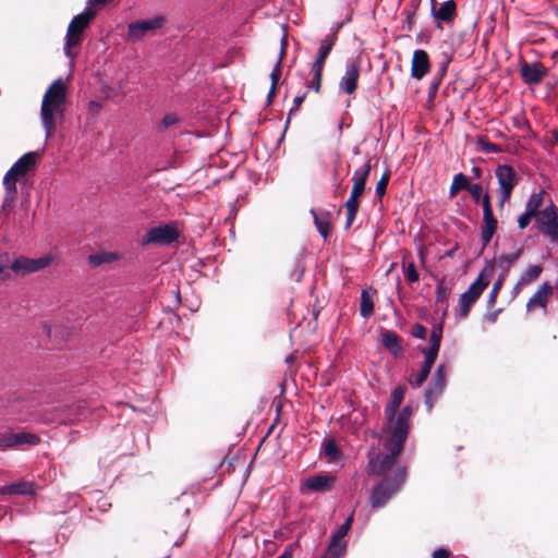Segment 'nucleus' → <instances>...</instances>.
Masks as SVG:
<instances>
[{"instance_id": "obj_25", "label": "nucleus", "mask_w": 558, "mask_h": 558, "mask_svg": "<svg viewBox=\"0 0 558 558\" xmlns=\"http://www.w3.org/2000/svg\"><path fill=\"white\" fill-rule=\"evenodd\" d=\"M3 494L27 496L34 494V485L31 482L20 481L5 485L2 488Z\"/></svg>"}, {"instance_id": "obj_14", "label": "nucleus", "mask_w": 558, "mask_h": 558, "mask_svg": "<svg viewBox=\"0 0 558 558\" xmlns=\"http://www.w3.org/2000/svg\"><path fill=\"white\" fill-rule=\"evenodd\" d=\"M337 40L336 33L332 35L325 36L320 41V47L317 51V57L312 64V72H315L316 78H318L319 71H323L326 59L328 58L332 47L335 46Z\"/></svg>"}, {"instance_id": "obj_47", "label": "nucleus", "mask_w": 558, "mask_h": 558, "mask_svg": "<svg viewBox=\"0 0 558 558\" xmlns=\"http://www.w3.org/2000/svg\"><path fill=\"white\" fill-rule=\"evenodd\" d=\"M361 195H354L352 193L350 194V197L348 198V201L344 204L347 211H351V213L359 211V207H360L359 197Z\"/></svg>"}, {"instance_id": "obj_10", "label": "nucleus", "mask_w": 558, "mask_h": 558, "mask_svg": "<svg viewBox=\"0 0 558 558\" xmlns=\"http://www.w3.org/2000/svg\"><path fill=\"white\" fill-rule=\"evenodd\" d=\"M360 76V61L357 59L348 60L345 71L339 82V89L348 95H352L356 87Z\"/></svg>"}, {"instance_id": "obj_41", "label": "nucleus", "mask_w": 558, "mask_h": 558, "mask_svg": "<svg viewBox=\"0 0 558 558\" xmlns=\"http://www.w3.org/2000/svg\"><path fill=\"white\" fill-rule=\"evenodd\" d=\"M480 203H482L483 206V218H495L492 208L490 196L487 192L482 196Z\"/></svg>"}, {"instance_id": "obj_45", "label": "nucleus", "mask_w": 558, "mask_h": 558, "mask_svg": "<svg viewBox=\"0 0 558 558\" xmlns=\"http://www.w3.org/2000/svg\"><path fill=\"white\" fill-rule=\"evenodd\" d=\"M20 177L19 175H15V174H11L9 175V170L5 172L4 177H3V187L4 190H11V192L15 191L16 189V181Z\"/></svg>"}, {"instance_id": "obj_50", "label": "nucleus", "mask_w": 558, "mask_h": 558, "mask_svg": "<svg viewBox=\"0 0 558 558\" xmlns=\"http://www.w3.org/2000/svg\"><path fill=\"white\" fill-rule=\"evenodd\" d=\"M451 61V58L448 54H444V60L439 63L437 77L444 78L448 71L449 63Z\"/></svg>"}, {"instance_id": "obj_19", "label": "nucleus", "mask_w": 558, "mask_h": 558, "mask_svg": "<svg viewBox=\"0 0 558 558\" xmlns=\"http://www.w3.org/2000/svg\"><path fill=\"white\" fill-rule=\"evenodd\" d=\"M547 74V69L539 63H524L521 66V76L526 84H539Z\"/></svg>"}, {"instance_id": "obj_37", "label": "nucleus", "mask_w": 558, "mask_h": 558, "mask_svg": "<svg viewBox=\"0 0 558 558\" xmlns=\"http://www.w3.org/2000/svg\"><path fill=\"white\" fill-rule=\"evenodd\" d=\"M476 143L484 154H498L501 151V148L498 144L492 143L483 136L478 137Z\"/></svg>"}, {"instance_id": "obj_46", "label": "nucleus", "mask_w": 558, "mask_h": 558, "mask_svg": "<svg viewBox=\"0 0 558 558\" xmlns=\"http://www.w3.org/2000/svg\"><path fill=\"white\" fill-rule=\"evenodd\" d=\"M470 192L471 197L475 204L480 203V199L482 198V185L478 183L472 184L470 183L468 190Z\"/></svg>"}, {"instance_id": "obj_59", "label": "nucleus", "mask_w": 558, "mask_h": 558, "mask_svg": "<svg viewBox=\"0 0 558 558\" xmlns=\"http://www.w3.org/2000/svg\"><path fill=\"white\" fill-rule=\"evenodd\" d=\"M450 553L446 548H438L433 553L432 558H449Z\"/></svg>"}, {"instance_id": "obj_5", "label": "nucleus", "mask_w": 558, "mask_h": 558, "mask_svg": "<svg viewBox=\"0 0 558 558\" xmlns=\"http://www.w3.org/2000/svg\"><path fill=\"white\" fill-rule=\"evenodd\" d=\"M523 250L518 248L515 252L511 254H502L497 259V265L501 269V274L498 276L497 280L493 283L492 290L487 298V307L490 308L495 305L497 296L502 288L506 276L509 272L511 265L522 255Z\"/></svg>"}, {"instance_id": "obj_31", "label": "nucleus", "mask_w": 558, "mask_h": 558, "mask_svg": "<svg viewBox=\"0 0 558 558\" xmlns=\"http://www.w3.org/2000/svg\"><path fill=\"white\" fill-rule=\"evenodd\" d=\"M543 268L541 265H531L529 266L524 272L521 274L517 286H525L531 281L535 280L542 274Z\"/></svg>"}, {"instance_id": "obj_23", "label": "nucleus", "mask_w": 558, "mask_h": 558, "mask_svg": "<svg viewBox=\"0 0 558 558\" xmlns=\"http://www.w3.org/2000/svg\"><path fill=\"white\" fill-rule=\"evenodd\" d=\"M381 343L390 350L393 355H398L402 351L401 340L397 332L388 329H381Z\"/></svg>"}, {"instance_id": "obj_34", "label": "nucleus", "mask_w": 558, "mask_h": 558, "mask_svg": "<svg viewBox=\"0 0 558 558\" xmlns=\"http://www.w3.org/2000/svg\"><path fill=\"white\" fill-rule=\"evenodd\" d=\"M305 271L304 258L302 255L295 257L293 268L290 271V278L296 282L301 281Z\"/></svg>"}, {"instance_id": "obj_17", "label": "nucleus", "mask_w": 558, "mask_h": 558, "mask_svg": "<svg viewBox=\"0 0 558 558\" xmlns=\"http://www.w3.org/2000/svg\"><path fill=\"white\" fill-rule=\"evenodd\" d=\"M335 476L330 474H316L305 480V487L308 492H329L335 483Z\"/></svg>"}, {"instance_id": "obj_38", "label": "nucleus", "mask_w": 558, "mask_h": 558, "mask_svg": "<svg viewBox=\"0 0 558 558\" xmlns=\"http://www.w3.org/2000/svg\"><path fill=\"white\" fill-rule=\"evenodd\" d=\"M430 369L432 368L422 365L420 372L414 376V378L409 379L410 385L413 387L422 386V384L427 379Z\"/></svg>"}, {"instance_id": "obj_26", "label": "nucleus", "mask_w": 558, "mask_h": 558, "mask_svg": "<svg viewBox=\"0 0 558 558\" xmlns=\"http://www.w3.org/2000/svg\"><path fill=\"white\" fill-rule=\"evenodd\" d=\"M498 221L496 218H483V225L481 227V241L482 250H484L492 241L496 230Z\"/></svg>"}, {"instance_id": "obj_2", "label": "nucleus", "mask_w": 558, "mask_h": 558, "mask_svg": "<svg viewBox=\"0 0 558 558\" xmlns=\"http://www.w3.org/2000/svg\"><path fill=\"white\" fill-rule=\"evenodd\" d=\"M65 100V85L61 78H58L46 90L40 108V119L45 131L46 140H48L53 134L56 129L53 114H63Z\"/></svg>"}, {"instance_id": "obj_6", "label": "nucleus", "mask_w": 558, "mask_h": 558, "mask_svg": "<svg viewBox=\"0 0 558 558\" xmlns=\"http://www.w3.org/2000/svg\"><path fill=\"white\" fill-rule=\"evenodd\" d=\"M485 271H481L478 277L471 283L469 289L464 291L459 298V316L466 317L471 306L481 296L487 288L489 281L484 279Z\"/></svg>"}, {"instance_id": "obj_60", "label": "nucleus", "mask_w": 558, "mask_h": 558, "mask_svg": "<svg viewBox=\"0 0 558 558\" xmlns=\"http://www.w3.org/2000/svg\"><path fill=\"white\" fill-rule=\"evenodd\" d=\"M495 270V262L488 260L486 262V266L482 271H485L484 278L490 276Z\"/></svg>"}, {"instance_id": "obj_52", "label": "nucleus", "mask_w": 558, "mask_h": 558, "mask_svg": "<svg viewBox=\"0 0 558 558\" xmlns=\"http://www.w3.org/2000/svg\"><path fill=\"white\" fill-rule=\"evenodd\" d=\"M318 74H319L318 78H316L315 72H313V78H312V81L307 85L308 89L313 88L316 93H318L320 90L323 71H319Z\"/></svg>"}, {"instance_id": "obj_42", "label": "nucleus", "mask_w": 558, "mask_h": 558, "mask_svg": "<svg viewBox=\"0 0 558 558\" xmlns=\"http://www.w3.org/2000/svg\"><path fill=\"white\" fill-rule=\"evenodd\" d=\"M179 121V118L175 113L169 112L166 113L161 120V124L159 126L160 131H165L170 126L174 125Z\"/></svg>"}, {"instance_id": "obj_36", "label": "nucleus", "mask_w": 558, "mask_h": 558, "mask_svg": "<svg viewBox=\"0 0 558 558\" xmlns=\"http://www.w3.org/2000/svg\"><path fill=\"white\" fill-rule=\"evenodd\" d=\"M451 289L445 286V279H438L436 286V303H444L450 296Z\"/></svg>"}, {"instance_id": "obj_21", "label": "nucleus", "mask_w": 558, "mask_h": 558, "mask_svg": "<svg viewBox=\"0 0 558 558\" xmlns=\"http://www.w3.org/2000/svg\"><path fill=\"white\" fill-rule=\"evenodd\" d=\"M553 292V287L548 282H544L538 290L530 298L526 303V310L532 311L535 307L545 308L548 298Z\"/></svg>"}, {"instance_id": "obj_11", "label": "nucleus", "mask_w": 558, "mask_h": 558, "mask_svg": "<svg viewBox=\"0 0 558 558\" xmlns=\"http://www.w3.org/2000/svg\"><path fill=\"white\" fill-rule=\"evenodd\" d=\"M50 263L51 258L48 256L39 258H27L25 256H19L12 262L11 269L16 274H28L43 269L49 266Z\"/></svg>"}, {"instance_id": "obj_28", "label": "nucleus", "mask_w": 558, "mask_h": 558, "mask_svg": "<svg viewBox=\"0 0 558 558\" xmlns=\"http://www.w3.org/2000/svg\"><path fill=\"white\" fill-rule=\"evenodd\" d=\"M311 214L314 219V223L318 233L326 240L329 235L330 222L328 219L329 213L318 215L314 209H311Z\"/></svg>"}, {"instance_id": "obj_15", "label": "nucleus", "mask_w": 558, "mask_h": 558, "mask_svg": "<svg viewBox=\"0 0 558 558\" xmlns=\"http://www.w3.org/2000/svg\"><path fill=\"white\" fill-rule=\"evenodd\" d=\"M430 70L428 53L423 49H416L413 52L411 62V76L415 80H422Z\"/></svg>"}, {"instance_id": "obj_22", "label": "nucleus", "mask_w": 558, "mask_h": 558, "mask_svg": "<svg viewBox=\"0 0 558 558\" xmlns=\"http://www.w3.org/2000/svg\"><path fill=\"white\" fill-rule=\"evenodd\" d=\"M371 169H372V167H371L369 161L365 162L363 166L355 169L353 177H352V181H353V186L351 190L352 194L362 195L364 193L365 184H366L367 178L369 175Z\"/></svg>"}, {"instance_id": "obj_7", "label": "nucleus", "mask_w": 558, "mask_h": 558, "mask_svg": "<svg viewBox=\"0 0 558 558\" xmlns=\"http://www.w3.org/2000/svg\"><path fill=\"white\" fill-rule=\"evenodd\" d=\"M353 523V514H350L344 522L339 525L330 535V542L326 548L325 554L344 558L348 548V541L345 536L349 534Z\"/></svg>"}, {"instance_id": "obj_27", "label": "nucleus", "mask_w": 558, "mask_h": 558, "mask_svg": "<svg viewBox=\"0 0 558 558\" xmlns=\"http://www.w3.org/2000/svg\"><path fill=\"white\" fill-rule=\"evenodd\" d=\"M546 195V191L544 189H541L539 192L535 193L533 192L526 203H525V210L534 215L535 217L541 211L539 208L543 205L544 196Z\"/></svg>"}, {"instance_id": "obj_64", "label": "nucleus", "mask_w": 558, "mask_h": 558, "mask_svg": "<svg viewBox=\"0 0 558 558\" xmlns=\"http://www.w3.org/2000/svg\"><path fill=\"white\" fill-rule=\"evenodd\" d=\"M471 172H472L474 178H476V179H481L482 178L483 171H482V169L480 167H476V166L472 167Z\"/></svg>"}, {"instance_id": "obj_9", "label": "nucleus", "mask_w": 558, "mask_h": 558, "mask_svg": "<svg viewBox=\"0 0 558 558\" xmlns=\"http://www.w3.org/2000/svg\"><path fill=\"white\" fill-rule=\"evenodd\" d=\"M179 239L178 230L171 225H160L150 228L142 239L143 245H170Z\"/></svg>"}, {"instance_id": "obj_55", "label": "nucleus", "mask_w": 558, "mask_h": 558, "mask_svg": "<svg viewBox=\"0 0 558 558\" xmlns=\"http://www.w3.org/2000/svg\"><path fill=\"white\" fill-rule=\"evenodd\" d=\"M4 191H5V194L3 197V206L12 204L15 201L16 193H17L16 190L14 192L13 191L11 192V190H4Z\"/></svg>"}, {"instance_id": "obj_4", "label": "nucleus", "mask_w": 558, "mask_h": 558, "mask_svg": "<svg viewBox=\"0 0 558 558\" xmlns=\"http://www.w3.org/2000/svg\"><path fill=\"white\" fill-rule=\"evenodd\" d=\"M534 227L551 243L558 242V207L551 199L535 217Z\"/></svg>"}, {"instance_id": "obj_62", "label": "nucleus", "mask_w": 558, "mask_h": 558, "mask_svg": "<svg viewBox=\"0 0 558 558\" xmlns=\"http://www.w3.org/2000/svg\"><path fill=\"white\" fill-rule=\"evenodd\" d=\"M357 213L347 211L345 229H349L356 218Z\"/></svg>"}, {"instance_id": "obj_40", "label": "nucleus", "mask_w": 558, "mask_h": 558, "mask_svg": "<svg viewBox=\"0 0 558 558\" xmlns=\"http://www.w3.org/2000/svg\"><path fill=\"white\" fill-rule=\"evenodd\" d=\"M403 274L407 280L411 283H415L420 280L418 271L416 270L414 262H410L403 267Z\"/></svg>"}, {"instance_id": "obj_53", "label": "nucleus", "mask_w": 558, "mask_h": 558, "mask_svg": "<svg viewBox=\"0 0 558 558\" xmlns=\"http://www.w3.org/2000/svg\"><path fill=\"white\" fill-rule=\"evenodd\" d=\"M305 97H306V92L294 97L293 107L290 109L289 116H291L293 112L299 110V107L304 101Z\"/></svg>"}, {"instance_id": "obj_8", "label": "nucleus", "mask_w": 558, "mask_h": 558, "mask_svg": "<svg viewBox=\"0 0 558 558\" xmlns=\"http://www.w3.org/2000/svg\"><path fill=\"white\" fill-rule=\"evenodd\" d=\"M166 22L167 21L162 15H154L148 20L131 22L128 25V38L133 43L140 41L148 33L162 28Z\"/></svg>"}, {"instance_id": "obj_63", "label": "nucleus", "mask_w": 558, "mask_h": 558, "mask_svg": "<svg viewBox=\"0 0 558 558\" xmlns=\"http://www.w3.org/2000/svg\"><path fill=\"white\" fill-rule=\"evenodd\" d=\"M88 109L93 112H99L101 110V105L96 100H90L88 102Z\"/></svg>"}, {"instance_id": "obj_13", "label": "nucleus", "mask_w": 558, "mask_h": 558, "mask_svg": "<svg viewBox=\"0 0 558 558\" xmlns=\"http://www.w3.org/2000/svg\"><path fill=\"white\" fill-rule=\"evenodd\" d=\"M430 14L439 28L441 27V23L451 22L456 16L457 4L454 0H447L442 2L440 7L436 5V0H430Z\"/></svg>"}, {"instance_id": "obj_3", "label": "nucleus", "mask_w": 558, "mask_h": 558, "mask_svg": "<svg viewBox=\"0 0 558 558\" xmlns=\"http://www.w3.org/2000/svg\"><path fill=\"white\" fill-rule=\"evenodd\" d=\"M95 15L96 12L86 5L83 12L71 20L63 46V52L68 59L73 60L76 57L72 49L81 46L83 33L89 26Z\"/></svg>"}, {"instance_id": "obj_49", "label": "nucleus", "mask_w": 558, "mask_h": 558, "mask_svg": "<svg viewBox=\"0 0 558 558\" xmlns=\"http://www.w3.org/2000/svg\"><path fill=\"white\" fill-rule=\"evenodd\" d=\"M533 218H535V216L524 209V211L518 217L519 229H525Z\"/></svg>"}, {"instance_id": "obj_29", "label": "nucleus", "mask_w": 558, "mask_h": 558, "mask_svg": "<svg viewBox=\"0 0 558 558\" xmlns=\"http://www.w3.org/2000/svg\"><path fill=\"white\" fill-rule=\"evenodd\" d=\"M374 312V302L367 290H362L360 296V314L367 319Z\"/></svg>"}, {"instance_id": "obj_43", "label": "nucleus", "mask_w": 558, "mask_h": 558, "mask_svg": "<svg viewBox=\"0 0 558 558\" xmlns=\"http://www.w3.org/2000/svg\"><path fill=\"white\" fill-rule=\"evenodd\" d=\"M410 333L414 338L424 340L427 337V328L420 323H415L412 326Z\"/></svg>"}, {"instance_id": "obj_39", "label": "nucleus", "mask_w": 558, "mask_h": 558, "mask_svg": "<svg viewBox=\"0 0 558 558\" xmlns=\"http://www.w3.org/2000/svg\"><path fill=\"white\" fill-rule=\"evenodd\" d=\"M421 352L425 356L423 365L426 366V367L432 368V366L435 363V360H436V357L438 355L439 349H436V348H423V349H421Z\"/></svg>"}, {"instance_id": "obj_35", "label": "nucleus", "mask_w": 558, "mask_h": 558, "mask_svg": "<svg viewBox=\"0 0 558 558\" xmlns=\"http://www.w3.org/2000/svg\"><path fill=\"white\" fill-rule=\"evenodd\" d=\"M442 331H444V320L441 319L440 323L433 326L430 336H429V348H440L441 338H442Z\"/></svg>"}, {"instance_id": "obj_1", "label": "nucleus", "mask_w": 558, "mask_h": 558, "mask_svg": "<svg viewBox=\"0 0 558 558\" xmlns=\"http://www.w3.org/2000/svg\"><path fill=\"white\" fill-rule=\"evenodd\" d=\"M411 415V405H405L398 411L392 422L387 421L384 426V433L387 435L384 442L386 452L368 454V473L380 477L369 495V504L374 509L385 507L407 482L408 470L399 463V458L409 435Z\"/></svg>"}, {"instance_id": "obj_24", "label": "nucleus", "mask_w": 558, "mask_h": 558, "mask_svg": "<svg viewBox=\"0 0 558 558\" xmlns=\"http://www.w3.org/2000/svg\"><path fill=\"white\" fill-rule=\"evenodd\" d=\"M324 453L330 462H338L343 453L333 438H325L320 446V454Z\"/></svg>"}, {"instance_id": "obj_57", "label": "nucleus", "mask_w": 558, "mask_h": 558, "mask_svg": "<svg viewBox=\"0 0 558 558\" xmlns=\"http://www.w3.org/2000/svg\"><path fill=\"white\" fill-rule=\"evenodd\" d=\"M10 256L8 253H0V274L9 266Z\"/></svg>"}, {"instance_id": "obj_16", "label": "nucleus", "mask_w": 558, "mask_h": 558, "mask_svg": "<svg viewBox=\"0 0 558 558\" xmlns=\"http://www.w3.org/2000/svg\"><path fill=\"white\" fill-rule=\"evenodd\" d=\"M39 158L38 151H28L21 156L9 169V175H25L37 162Z\"/></svg>"}, {"instance_id": "obj_61", "label": "nucleus", "mask_w": 558, "mask_h": 558, "mask_svg": "<svg viewBox=\"0 0 558 558\" xmlns=\"http://www.w3.org/2000/svg\"><path fill=\"white\" fill-rule=\"evenodd\" d=\"M501 312L500 308L494 311V312H488L485 314V319H487L488 322L490 323H495L497 320V316L498 314Z\"/></svg>"}, {"instance_id": "obj_30", "label": "nucleus", "mask_w": 558, "mask_h": 558, "mask_svg": "<svg viewBox=\"0 0 558 558\" xmlns=\"http://www.w3.org/2000/svg\"><path fill=\"white\" fill-rule=\"evenodd\" d=\"M286 46H287V35L283 34V36L281 38L280 54H279V58L271 71V73H270L271 86H277V84H278L280 71H281V62H282V59L286 53Z\"/></svg>"}, {"instance_id": "obj_51", "label": "nucleus", "mask_w": 558, "mask_h": 558, "mask_svg": "<svg viewBox=\"0 0 558 558\" xmlns=\"http://www.w3.org/2000/svg\"><path fill=\"white\" fill-rule=\"evenodd\" d=\"M439 397H436L434 395H429L428 392L424 391V403L426 405L427 412L430 413L433 411V408Z\"/></svg>"}, {"instance_id": "obj_48", "label": "nucleus", "mask_w": 558, "mask_h": 558, "mask_svg": "<svg viewBox=\"0 0 558 558\" xmlns=\"http://www.w3.org/2000/svg\"><path fill=\"white\" fill-rule=\"evenodd\" d=\"M388 180H389V174H388V172H385L381 175L380 180L377 182L376 187H375V193L379 197H381L385 194L387 184H388Z\"/></svg>"}, {"instance_id": "obj_58", "label": "nucleus", "mask_w": 558, "mask_h": 558, "mask_svg": "<svg viewBox=\"0 0 558 558\" xmlns=\"http://www.w3.org/2000/svg\"><path fill=\"white\" fill-rule=\"evenodd\" d=\"M403 14L405 15L407 28H408V31H410L412 22H413L414 14H415V11L414 10H404Z\"/></svg>"}, {"instance_id": "obj_44", "label": "nucleus", "mask_w": 558, "mask_h": 558, "mask_svg": "<svg viewBox=\"0 0 558 558\" xmlns=\"http://www.w3.org/2000/svg\"><path fill=\"white\" fill-rule=\"evenodd\" d=\"M14 447V439L12 432H4L0 434V448L8 449Z\"/></svg>"}, {"instance_id": "obj_54", "label": "nucleus", "mask_w": 558, "mask_h": 558, "mask_svg": "<svg viewBox=\"0 0 558 558\" xmlns=\"http://www.w3.org/2000/svg\"><path fill=\"white\" fill-rule=\"evenodd\" d=\"M510 197H511V193L498 191V204H497L498 207L500 209H502L505 204L510 199Z\"/></svg>"}, {"instance_id": "obj_12", "label": "nucleus", "mask_w": 558, "mask_h": 558, "mask_svg": "<svg viewBox=\"0 0 558 558\" xmlns=\"http://www.w3.org/2000/svg\"><path fill=\"white\" fill-rule=\"evenodd\" d=\"M495 177L498 181L499 190L512 193L514 186L518 184V174L514 168L510 165H498L495 169Z\"/></svg>"}, {"instance_id": "obj_33", "label": "nucleus", "mask_w": 558, "mask_h": 558, "mask_svg": "<svg viewBox=\"0 0 558 558\" xmlns=\"http://www.w3.org/2000/svg\"><path fill=\"white\" fill-rule=\"evenodd\" d=\"M14 447L15 446H34L39 442V437L31 433H13Z\"/></svg>"}, {"instance_id": "obj_18", "label": "nucleus", "mask_w": 558, "mask_h": 558, "mask_svg": "<svg viewBox=\"0 0 558 558\" xmlns=\"http://www.w3.org/2000/svg\"><path fill=\"white\" fill-rule=\"evenodd\" d=\"M447 386V380H446V367L444 364H439L433 376H432V379L429 380L426 389H425V392H428L429 395H434L436 397H441V395L444 393V390Z\"/></svg>"}, {"instance_id": "obj_32", "label": "nucleus", "mask_w": 558, "mask_h": 558, "mask_svg": "<svg viewBox=\"0 0 558 558\" xmlns=\"http://www.w3.org/2000/svg\"><path fill=\"white\" fill-rule=\"evenodd\" d=\"M470 180L462 172L457 173L453 179L449 190L450 197H453L460 190H468L470 185Z\"/></svg>"}, {"instance_id": "obj_56", "label": "nucleus", "mask_w": 558, "mask_h": 558, "mask_svg": "<svg viewBox=\"0 0 558 558\" xmlns=\"http://www.w3.org/2000/svg\"><path fill=\"white\" fill-rule=\"evenodd\" d=\"M442 78L441 77H435L434 81L430 83V86H429V97H434L438 90V87L441 83Z\"/></svg>"}, {"instance_id": "obj_20", "label": "nucleus", "mask_w": 558, "mask_h": 558, "mask_svg": "<svg viewBox=\"0 0 558 558\" xmlns=\"http://www.w3.org/2000/svg\"><path fill=\"white\" fill-rule=\"evenodd\" d=\"M405 391V386H397L391 391V400L385 407V415L388 422H392L395 416L397 415L399 408L404 399Z\"/></svg>"}]
</instances>
